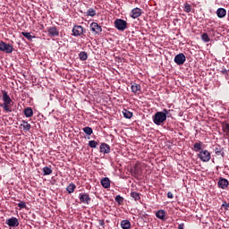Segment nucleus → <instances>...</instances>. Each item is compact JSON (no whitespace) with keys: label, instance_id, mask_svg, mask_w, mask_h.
I'll use <instances>...</instances> for the list:
<instances>
[{"label":"nucleus","instance_id":"obj_1","mask_svg":"<svg viewBox=\"0 0 229 229\" xmlns=\"http://www.w3.org/2000/svg\"><path fill=\"white\" fill-rule=\"evenodd\" d=\"M167 109H164L161 112H157L153 116L154 124H157V126H161V124H164V123L167 121Z\"/></svg>","mask_w":229,"mask_h":229},{"label":"nucleus","instance_id":"obj_2","mask_svg":"<svg viewBox=\"0 0 229 229\" xmlns=\"http://www.w3.org/2000/svg\"><path fill=\"white\" fill-rule=\"evenodd\" d=\"M2 98H3V104H0L1 108L4 110V112H12V109L10 108V105H12V98H10V95H8V92L5 90L2 91Z\"/></svg>","mask_w":229,"mask_h":229},{"label":"nucleus","instance_id":"obj_3","mask_svg":"<svg viewBox=\"0 0 229 229\" xmlns=\"http://www.w3.org/2000/svg\"><path fill=\"white\" fill-rule=\"evenodd\" d=\"M114 28L118 30V31H124L128 28V22L123 19H116L114 21Z\"/></svg>","mask_w":229,"mask_h":229},{"label":"nucleus","instance_id":"obj_4","mask_svg":"<svg viewBox=\"0 0 229 229\" xmlns=\"http://www.w3.org/2000/svg\"><path fill=\"white\" fill-rule=\"evenodd\" d=\"M0 51L10 55L11 53H13V46L4 41H0Z\"/></svg>","mask_w":229,"mask_h":229},{"label":"nucleus","instance_id":"obj_5","mask_svg":"<svg viewBox=\"0 0 229 229\" xmlns=\"http://www.w3.org/2000/svg\"><path fill=\"white\" fill-rule=\"evenodd\" d=\"M198 157L202 161V162H210V158H212V156L208 152V150H201L198 154Z\"/></svg>","mask_w":229,"mask_h":229},{"label":"nucleus","instance_id":"obj_6","mask_svg":"<svg viewBox=\"0 0 229 229\" xmlns=\"http://www.w3.org/2000/svg\"><path fill=\"white\" fill-rule=\"evenodd\" d=\"M72 31L73 37H81V35L85 33V29H83L81 25H74Z\"/></svg>","mask_w":229,"mask_h":229},{"label":"nucleus","instance_id":"obj_7","mask_svg":"<svg viewBox=\"0 0 229 229\" xmlns=\"http://www.w3.org/2000/svg\"><path fill=\"white\" fill-rule=\"evenodd\" d=\"M187 60V57L185 56V55L183 53L178 54L175 55L174 62L177 64V65H183V64H185Z\"/></svg>","mask_w":229,"mask_h":229},{"label":"nucleus","instance_id":"obj_8","mask_svg":"<svg viewBox=\"0 0 229 229\" xmlns=\"http://www.w3.org/2000/svg\"><path fill=\"white\" fill-rule=\"evenodd\" d=\"M5 225H7V226H10V228H17V226H19V219L13 216L5 221Z\"/></svg>","mask_w":229,"mask_h":229},{"label":"nucleus","instance_id":"obj_9","mask_svg":"<svg viewBox=\"0 0 229 229\" xmlns=\"http://www.w3.org/2000/svg\"><path fill=\"white\" fill-rule=\"evenodd\" d=\"M90 30L92 31V33H95V35H99V33L103 31V28H101V26L98 24V22H92L90 24Z\"/></svg>","mask_w":229,"mask_h":229},{"label":"nucleus","instance_id":"obj_10","mask_svg":"<svg viewBox=\"0 0 229 229\" xmlns=\"http://www.w3.org/2000/svg\"><path fill=\"white\" fill-rule=\"evenodd\" d=\"M79 199L81 203H83L84 205H89L90 203V196L85 192L79 194Z\"/></svg>","mask_w":229,"mask_h":229},{"label":"nucleus","instance_id":"obj_11","mask_svg":"<svg viewBox=\"0 0 229 229\" xmlns=\"http://www.w3.org/2000/svg\"><path fill=\"white\" fill-rule=\"evenodd\" d=\"M47 31H48L49 37L51 38L60 37V31L56 27H49Z\"/></svg>","mask_w":229,"mask_h":229},{"label":"nucleus","instance_id":"obj_12","mask_svg":"<svg viewBox=\"0 0 229 229\" xmlns=\"http://www.w3.org/2000/svg\"><path fill=\"white\" fill-rule=\"evenodd\" d=\"M141 15H142V9L136 7L131 10V17L132 19H139V17H140Z\"/></svg>","mask_w":229,"mask_h":229},{"label":"nucleus","instance_id":"obj_13","mask_svg":"<svg viewBox=\"0 0 229 229\" xmlns=\"http://www.w3.org/2000/svg\"><path fill=\"white\" fill-rule=\"evenodd\" d=\"M217 185H218L219 189H226L229 185L228 180H226L225 178L221 177L218 180Z\"/></svg>","mask_w":229,"mask_h":229},{"label":"nucleus","instance_id":"obj_14","mask_svg":"<svg viewBox=\"0 0 229 229\" xmlns=\"http://www.w3.org/2000/svg\"><path fill=\"white\" fill-rule=\"evenodd\" d=\"M100 153H104L105 155H108L110 153V145L106 143H102L100 145Z\"/></svg>","mask_w":229,"mask_h":229},{"label":"nucleus","instance_id":"obj_15","mask_svg":"<svg viewBox=\"0 0 229 229\" xmlns=\"http://www.w3.org/2000/svg\"><path fill=\"white\" fill-rule=\"evenodd\" d=\"M156 217L161 221H165V210L159 209L156 212Z\"/></svg>","mask_w":229,"mask_h":229},{"label":"nucleus","instance_id":"obj_16","mask_svg":"<svg viewBox=\"0 0 229 229\" xmlns=\"http://www.w3.org/2000/svg\"><path fill=\"white\" fill-rule=\"evenodd\" d=\"M100 183L104 189H110V179L108 177L101 179Z\"/></svg>","mask_w":229,"mask_h":229},{"label":"nucleus","instance_id":"obj_17","mask_svg":"<svg viewBox=\"0 0 229 229\" xmlns=\"http://www.w3.org/2000/svg\"><path fill=\"white\" fill-rule=\"evenodd\" d=\"M216 15L219 19H223V17H226V9L225 8H218L216 10Z\"/></svg>","mask_w":229,"mask_h":229},{"label":"nucleus","instance_id":"obj_18","mask_svg":"<svg viewBox=\"0 0 229 229\" xmlns=\"http://www.w3.org/2000/svg\"><path fill=\"white\" fill-rule=\"evenodd\" d=\"M203 148V142H201V141L195 142V143L193 144L192 150H193V151H196V152L201 151V148Z\"/></svg>","mask_w":229,"mask_h":229},{"label":"nucleus","instance_id":"obj_19","mask_svg":"<svg viewBox=\"0 0 229 229\" xmlns=\"http://www.w3.org/2000/svg\"><path fill=\"white\" fill-rule=\"evenodd\" d=\"M121 227L123 229H130L131 228V223L130 222V220H123L121 222Z\"/></svg>","mask_w":229,"mask_h":229},{"label":"nucleus","instance_id":"obj_20","mask_svg":"<svg viewBox=\"0 0 229 229\" xmlns=\"http://www.w3.org/2000/svg\"><path fill=\"white\" fill-rule=\"evenodd\" d=\"M131 90L133 92V94H138V92H140V85L137 83L132 84Z\"/></svg>","mask_w":229,"mask_h":229},{"label":"nucleus","instance_id":"obj_21","mask_svg":"<svg viewBox=\"0 0 229 229\" xmlns=\"http://www.w3.org/2000/svg\"><path fill=\"white\" fill-rule=\"evenodd\" d=\"M131 198L134 199V201H140V193L137 191H131Z\"/></svg>","mask_w":229,"mask_h":229},{"label":"nucleus","instance_id":"obj_22","mask_svg":"<svg viewBox=\"0 0 229 229\" xmlns=\"http://www.w3.org/2000/svg\"><path fill=\"white\" fill-rule=\"evenodd\" d=\"M20 126H22L23 130H25V131H30V130H31V124H30L27 121H22V123H21Z\"/></svg>","mask_w":229,"mask_h":229},{"label":"nucleus","instance_id":"obj_23","mask_svg":"<svg viewBox=\"0 0 229 229\" xmlns=\"http://www.w3.org/2000/svg\"><path fill=\"white\" fill-rule=\"evenodd\" d=\"M66 191L68 192V194H72V192H74V191H76V184L74 183H70L67 188Z\"/></svg>","mask_w":229,"mask_h":229},{"label":"nucleus","instance_id":"obj_24","mask_svg":"<svg viewBox=\"0 0 229 229\" xmlns=\"http://www.w3.org/2000/svg\"><path fill=\"white\" fill-rule=\"evenodd\" d=\"M24 115L26 117H33V109L31 107H26L24 109Z\"/></svg>","mask_w":229,"mask_h":229},{"label":"nucleus","instance_id":"obj_25","mask_svg":"<svg viewBox=\"0 0 229 229\" xmlns=\"http://www.w3.org/2000/svg\"><path fill=\"white\" fill-rule=\"evenodd\" d=\"M123 114L125 119H131V117H133V113L128 111L127 109H123Z\"/></svg>","mask_w":229,"mask_h":229},{"label":"nucleus","instance_id":"obj_26","mask_svg":"<svg viewBox=\"0 0 229 229\" xmlns=\"http://www.w3.org/2000/svg\"><path fill=\"white\" fill-rule=\"evenodd\" d=\"M44 176H47L53 174V170L49 166L43 167Z\"/></svg>","mask_w":229,"mask_h":229},{"label":"nucleus","instance_id":"obj_27","mask_svg":"<svg viewBox=\"0 0 229 229\" xmlns=\"http://www.w3.org/2000/svg\"><path fill=\"white\" fill-rule=\"evenodd\" d=\"M222 130L227 137H229V123H223Z\"/></svg>","mask_w":229,"mask_h":229},{"label":"nucleus","instance_id":"obj_28","mask_svg":"<svg viewBox=\"0 0 229 229\" xmlns=\"http://www.w3.org/2000/svg\"><path fill=\"white\" fill-rule=\"evenodd\" d=\"M79 58H80V60H81V62H85V60H87V58H89V55H87V52H81L79 54Z\"/></svg>","mask_w":229,"mask_h":229},{"label":"nucleus","instance_id":"obj_29","mask_svg":"<svg viewBox=\"0 0 229 229\" xmlns=\"http://www.w3.org/2000/svg\"><path fill=\"white\" fill-rule=\"evenodd\" d=\"M86 15L88 17H96V11L94 10V8H89L86 13Z\"/></svg>","mask_w":229,"mask_h":229},{"label":"nucleus","instance_id":"obj_30","mask_svg":"<svg viewBox=\"0 0 229 229\" xmlns=\"http://www.w3.org/2000/svg\"><path fill=\"white\" fill-rule=\"evenodd\" d=\"M21 35L28 40H33V38H35V36H31V33L30 32H21Z\"/></svg>","mask_w":229,"mask_h":229},{"label":"nucleus","instance_id":"obj_31","mask_svg":"<svg viewBox=\"0 0 229 229\" xmlns=\"http://www.w3.org/2000/svg\"><path fill=\"white\" fill-rule=\"evenodd\" d=\"M201 40H203V42H210V38L208 37V34L207 33H202L201 34Z\"/></svg>","mask_w":229,"mask_h":229},{"label":"nucleus","instance_id":"obj_32","mask_svg":"<svg viewBox=\"0 0 229 229\" xmlns=\"http://www.w3.org/2000/svg\"><path fill=\"white\" fill-rule=\"evenodd\" d=\"M82 130L84 133H86V135H92V133H94V131H92V128L90 127H84Z\"/></svg>","mask_w":229,"mask_h":229},{"label":"nucleus","instance_id":"obj_33","mask_svg":"<svg viewBox=\"0 0 229 229\" xmlns=\"http://www.w3.org/2000/svg\"><path fill=\"white\" fill-rule=\"evenodd\" d=\"M114 200L116 201V203H118V205H123V201H124V198L121 197V195H117L114 198Z\"/></svg>","mask_w":229,"mask_h":229},{"label":"nucleus","instance_id":"obj_34","mask_svg":"<svg viewBox=\"0 0 229 229\" xmlns=\"http://www.w3.org/2000/svg\"><path fill=\"white\" fill-rule=\"evenodd\" d=\"M88 146L89 148H92L95 149V148H98V141L96 140H89V143H88Z\"/></svg>","mask_w":229,"mask_h":229},{"label":"nucleus","instance_id":"obj_35","mask_svg":"<svg viewBox=\"0 0 229 229\" xmlns=\"http://www.w3.org/2000/svg\"><path fill=\"white\" fill-rule=\"evenodd\" d=\"M191 11H192V7L191 6V4H186L184 5V12H186V13H191Z\"/></svg>","mask_w":229,"mask_h":229},{"label":"nucleus","instance_id":"obj_36","mask_svg":"<svg viewBox=\"0 0 229 229\" xmlns=\"http://www.w3.org/2000/svg\"><path fill=\"white\" fill-rule=\"evenodd\" d=\"M17 205L20 209L28 208V207L26 206V202L24 201H20V203H18Z\"/></svg>","mask_w":229,"mask_h":229},{"label":"nucleus","instance_id":"obj_37","mask_svg":"<svg viewBox=\"0 0 229 229\" xmlns=\"http://www.w3.org/2000/svg\"><path fill=\"white\" fill-rule=\"evenodd\" d=\"M228 72H229V70H226V69H223L221 71V73L224 74L225 76H228Z\"/></svg>","mask_w":229,"mask_h":229},{"label":"nucleus","instance_id":"obj_38","mask_svg":"<svg viewBox=\"0 0 229 229\" xmlns=\"http://www.w3.org/2000/svg\"><path fill=\"white\" fill-rule=\"evenodd\" d=\"M167 198H168L169 199H173V198H174V196L173 195V192L168 191V192H167Z\"/></svg>","mask_w":229,"mask_h":229},{"label":"nucleus","instance_id":"obj_39","mask_svg":"<svg viewBox=\"0 0 229 229\" xmlns=\"http://www.w3.org/2000/svg\"><path fill=\"white\" fill-rule=\"evenodd\" d=\"M222 207H224L225 208V210H228L229 208V203L224 202Z\"/></svg>","mask_w":229,"mask_h":229},{"label":"nucleus","instance_id":"obj_40","mask_svg":"<svg viewBox=\"0 0 229 229\" xmlns=\"http://www.w3.org/2000/svg\"><path fill=\"white\" fill-rule=\"evenodd\" d=\"M215 153H216V155H221V150H219L218 148H215Z\"/></svg>","mask_w":229,"mask_h":229},{"label":"nucleus","instance_id":"obj_41","mask_svg":"<svg viewBox=\"0 0 229 229\" xmlns=\"http://www.w3.org/2000/svg\"><path fill=\"white\" fill-rule=\"evenodd\" d=\"M98 225L100 226H105V220H98Z\"/></svg>","mask_w":229,"mask_h":229},{"label":"nucleus","instance_id":"obj_42","mask_svg":"<svg viewBox=\"0 0 229 229\" xmlns=\"http://www.w3.org/2000/svg\"><path fill=\"white\" fill-rule=\"evenodd\" d=\"M178 229H184V225L183 224H180L178 225Z\"/></svg>","mask_w":229,"mask_h":229},{"label":"nucleus","instance_id":"obj_43","mask_svg":"<svg viewBox=\"0 0 229 229\" xmlns=\"http://www.w3.org/2000/svg\"><path fill=\"white\" fill-rule=\"evenodd\" d=\"M167 115H166V117H170L171 116V114H170V112H171V110H167Z\"/></svg>","mask_w":229,"mask_h":229}]
</instances>
